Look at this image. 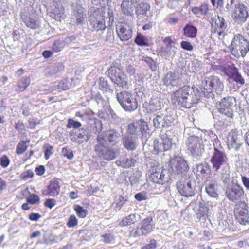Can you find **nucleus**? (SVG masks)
<instances>
[{
  "mask_svg": "<svg viewBox=\"0 0 249 249\" xmlns=\"http://www.w3.org/2000/svg\"><path fill=\"white\" fill-rule=\"evenodd\" d=\"M172 99L178 105L186 108H191L196 106L200 101L199 91L193 87L185 86L175 91L172 95Z\"/></svg>",
  "mask_w": 249,
  "mask_h": 249,
  "instance_id": "nucleus-1",
  "label": "nucleus"
},
{
  "mask_svg": "<svg viewBox=\"0 0 249 249\" xmlns=\"http://www.w3.org/2000/svg\"><path fill=\"white\" fill-rule=\"evenodd\" d=\"M102 129L103 126L100 120L98 119H91L90 125L86 129L82 128L79 129L71 139L76 142L81 144L94 138L100 133Z\"/></svg>",
  "mask_w": 249,
  "mask_h": 249,
  "instance_id": "nucleus-2",
  "label": "nucleus"
},
{
  "mask_svg": "<svg viewBox=\"0 0 249 249\" xmlns=\"http://www.w3.org/2000/svg\"><path fill=\"white\" fill-rule=\"evenodd\" d=\"M224 88L223 84L215 76L205 78L201 82V89L204 96L207 98L214 99V92L220 95Z\"/></svg>",
  "mask_w": 249,
  "mask_h": 249,
  "instance_id": "nucleus-3",
  "label": "nucleus"
},
{
  "mask_svg": "<svg viewBox=\"0 0 249 249\" xmlns=\"http://www.w3.org/2000/svg\"><path fill=\"white\" fill-rule=\"evenodd\" d=\"M97 143L94 150L96 154L103 160H111L116 158L120 153V149L108 147L103 138H96Z\"/></svg>",
  "mask_w": 249,
  "mask_h": 249,
  "instance_id": "nucleus-4",
  "label": "nucleus"
},
{
  "mask_svg": "<svg viewBox=\"0 0 249 249\" xmlns=\"http://www.w3.org/2000/svg\"><path fill=\"white\" fill-rule=\"evenodd\" d=\"M229 48L235 57H244L249 51V42L241 34H237L234 36Z\"/></svg>",
  "mask_w": 249,
  "mask_h": 249,
  "instance_id": "nucleus-5",
  "label": "nucleus"
},
{
  "mask_svg": "<svg viewBox=\"0 0 249 249\" xmlns=\"http://www.w3.org/2000/svg\"><path fill=\"white\" fill-rule=\"evenodd\" d=\"M210 161L213 169L218 171L221 168L220 173L223 175H228L229 165L228 158L223 151L214 148Z\"/></svg>",
  "mask_w": 249,
  "mask_h": 249,
  "instance_id": "nucleus-6",
  "label": "nucleus"
},
{
  "mask_svg": "<svg viewBox=\"0 0 249 249\" xmlns=\"http://www.w3.org/2000/svg\"><path fill=\"white\" fill-rule=\"evenodd\" d=\"M148 130L149 127L147 122L142 119H140L128 124L127 132L128 134L134 135L137 138L138 136H141L142 139H146L150 136Z\"/></svg>",
  "mask_w": 249,
  "mask_h": 249,
  "instance_id": "nucleus-7",
  "label": "nucleus"
},
{
  "mask_svg": "<svg viewBox=\"0 0 249 249\" xmlns=\"http://www.w3.org/2000/svg\"><path fill=\"white\" fill-rule=\"evenodd\" d=\"M117 101L122 107L127 111H132L138 107V102L132 93L122 91L116 94Z\"/></svg>",
  "mask_w": 249,
  "mask_h": 249,
  "instance_id": "nucleus-8",
  "label": "nucleus"
},
{
  "mask_svg": "<svg viewBox=\"0 0 249 249\" xmlns=\"http://www.w3.org/2000/svg\"><path fill=\"white\" fill-rule=\"evenodd\" d=\"M186 144L188 150L193 157L197 158L202 156L204 150L202 138L192 135L188 137Z\"/></svg>",
  "mask_w": 249,
  "mask_h": 249,
  "instance_id": "nucleus-9",
  "label": "nucleus"
},
{
  "mask_svg": "<svg viewBox=\"0 0 249 249\" xmlns=\"http://www.w3.org/2000/svg\"><path fill=\"white\" fill-rule=\"evenodd\" d=\"M108 74L111 81L122 88H126L128 85L127 76L121 70L115 66L111 67L108 70Z\"/></svg>",
  "mask_w": 249,
  "mask_h": 249,
  "instance_id": "nucleus-10",
  "label": "nucleus"
},
{
  "mask_svg": "<svg viewBox=\"0 0 249 249\" xmlns=\"http://www.w3.org/2000/svg\"><path fill=\"white\" fill-rule=\"evenodd\" d=\"M236 105V99L233 97L224 98L217 106L219 113L229 117L232 118L233 114V107Z\"/></svg>",
  "mask_w": 249,
  "mask_h": 249,
  "instance_id": "nucleus-11",
  "label": "nucleus"
},
{
  "mask_svg": "<svg viewBox=\"0 0 249 249\" xmlns=\"http://www.w3.org/2000/svg\"><path fill=\"white\" fill-rule=\"evenodd\" d=\"M248 206L245 201H239L235 204L234 210V215L238 222L242 225L249 222Z\"/></svg>",
  "mask_w": 249,
  "mask_h": 249,
  "instance_id": "nucleus-12",
  "label": "nucleus"
},
{
  "mask_svg": "<svg viewBox=\"0 0 249 249\" xmlns=\"http://www.w3.org/2000/svg\"><path fill=\"white\" fill-rule=\"evenodd\" d=\"M243 189L236 183L228 184L225 190V194L228 199L231 202L239 200L244 196Z\"/></svg>",
  "mask_w": 249,
  "mask_h": 249,
  "instance_id": "nucleus-13",
  "label": "nucleus"
},
{
  "mask_svg": "<svg viewBox=\"0 0 249 249\" xmlns=\"http://www.w3.org/2000/svg\"><path fill=\"white\" fill-rule=\"evenodd\" d=\"M105 18L103 11L98 9L91 16L89 19L90 24L93 31H105L106 26L105 24Z\"/></svg>",
  "mask_w": 249,
  "mask_h": 249,
  "instance_id": "nucleus-14",
  "label": "nucleus"
},
{
  "mask_svg": "<svg viewBox=\"0 0 249 249\" xmlns=\"http://www.w3.org/2000/svg\"><path fill=\"white\" fill-rule=\"evenodd\" d=\"M169 165L172 170L178 174L186 172L189 169L186 161L179 156H176L171 159Z\"/></svg>",
  "mask_w": 249,
  "mask_h": 249,
  "instance_id": "nucleus-15",
  "label": "nucleus"
},
{
  "mask_svg": "<svg viewBox=\"0 0 249 249\" xmlns=\"http://www.w3.org/2000/svg\"><path fill=\"white\" fill-rule=\"evenodd\" d=\"M227 139V146L229 150L237 151L242 145L241 133L236 129L232 130L229 133Z\"/></svg>",
  "mask_w": 249,
  "mask_h": 249,
  "instance_id": "nucleus-16",
  "label": "nucleus"
},
{
  "mask_svg": "<svg viewBox=\"0 0 249 249\" xmlns=\"http://www.w3.org/2000/svg\"><path fill=\"white\" fill-rule=\"evenodd\" d=\"M195 183L189 180L179 181L177 184V189L179 193L185 197H190L195 194Z\"/></svg>",
  "mask_w": 249,
  "mask_h": 249,
  "instance_id": "nucleus-17",
  "label": "nucleus"
},
{
  "mask_svg": "<svg viewBox=\"0 0 249 249\" xmlns=\"http://www.w3.org/2000/svg\"><path fill=\"white\" fill-rule=\"evenodd\" d=\"M232 16L238 23L245 22L248 17L247 7L243 4L236 3L234 5Z\"/></svg>",
  "mask_w": 249,
  "mask_h": 249,
  "instance_id": "nucleus-18",
  "label": "nucleus"
},
{
  "mask_svg": "<svg viewBox=\"0 0 249 249\" xmlns=\"http://www.w3.org/2000/svg\"><path fill=\"white\" fill-rule=\"evenodd\" d=\"M118 36L122 41H126L132 36V26L127 23H121L116 26Z\"/></svg>",
  "mask_w": 249,
  "mask_h": 249,
  "instance_id": "nucleus-19",
  "label": "nucleus"
},
{
  "mask_svg": "<svg viewBox=\"0 0 249 249\" xmlns=\"http://www.w3.org/2000/svg\"><path fill=\"white\" fill-rule=\"evenodd\" d=\"M152 218L148 217L144 219L142 222L140 226L137 227L133 232V236H141L146 235L153 230V226L151 224Z\"/></svg>",
  "mask_w": 249,
  "mask_h": 249,
  "instance_id": "nucleus-20",
  "label": "nucleus"
},
{
  "mask_svg": "<svg viewBox=\"0 0 249 249\" xmlns=\"http://www.w3.org/2000/svg\"><path fill=\"white\" fill-rule=\"evenodd\" d=\"M173 118L171 116L163 117L160 115H157L152 120L153 126L157 129L161 128H168L173 123Z\"/></svg>",
  "mask_w": 249,
  "mask_h": 249,
  "instance_id": "nucleus-21",
  "label": "nucleus"
},
{
  "mask_svg": "<svg viewBox=\"0 0 249 249\" xmlns=\"http://www.w3.org/2000/svg\"><path fill=\"white\" fill-rule=\"evenodd\" d=\"M181 76L178 72L170 71L164 76L162 81L168 87H177L180 82Z\"/></svg>",
  "mask_w": 249,
  "mask_h": 249,
  "instance_id": "nucleus-22",
  "label": "nucleus"
},
{
  "mask_svg": "<svg viewBox=\"0 0 249 249\" xmlns=\"http://www.w3.org/2000/svg\"><path fill=\"white\" fill-rule=\"evenodd\" d=\"M120 137V134L116 130L111 129L103 134L98 133L96 138H103L106 142V145H107L108 142L110 144L114 145L118 143Z\"/></svg>",
  "mask_w": 249,
  "mask_h": 249,
  "instance_id": "nucleus-23",
  "label": "nucleus"
},
{
  "mask_svg": "<svg viewBox=\"0 0 249 249\" xmlns=\"http://www.w3.org/2000/svg\"><path fill=\"white\" fill-rule=\"evenodd\" d=\"M226 74L231 79L237 83L243 85L245 81L241 74L238 72L237 69L233 65L228 66L225 70Z\"/></svg>",
  "mask_w": 249,
  "mask_h": 249,
  "instance_id": "nucleus-24",
  "label": "nucleus"
},
{
  "mask_svg": "<svg viewBox=\"0 0 249 249\" xmlns=\"http://www.w3.org/2000/svg\"><path fill=\"white\" fill-rule=\"evenodd\" d=\"M227 28V24L224 18L218 15L217 18H215L214 24L212 25L213 32L217 33L218 36H224Z\"/></svg>",
  "mask_w": 249,
  "mask_h": 249,
  "instance_id": "nucleus-25",
  "label": "nucleus"
},
{
  "mask_svg": "<svg viewBox=\"0 0 249 249\" xmlns=\"http://www.w3.org/2000/svg\"><path fill=\"white\" fill-rule=\"evenodd\" d=\"M60 192V186L57 181H51L46 189L42 191V193L45 196H57Z\"/></svg>",
  "mask_w": 249,
  "mask_h": 249,
  "instance_id": "nucleus-26",
  "label": "nucleus"
},
{
  "mask_svg": "<svg viewBox=\"0 0 249 249\" xmlns=\"http://www.w3.org/2000/svg\"><path fill=\"white\" fill-rule=\"evenodd\" d=\"M209 209L204 204L200 203L198 208L196 211V219L198 222H204L208 218Z\"/></svg>",
  "mask_w": 249,
  "mask_h": 249,
  "instance_id": "nucleus-27",
  "label": "nucleus"
},
{
  "mask_svg": "<svg viewBox=\"0 0 249 249\" xmlns=\"http://www.w3.org/2000/svg\"><path fill=\"white\" fill-rule=\"evenodd\" d=\"M153 169L149 176V179L153 182L163 184L166 181L165 179V174L163 173L162 170H157Z\"/></svg>",
  "mask_w": 249,
  "mask_h": 249,
  "instance_id": "nucleus-28",
  "label": "nucleus"
},
{
  "mask_svg": "<svg viewBox=\"0 0 249 249\" xmlns=\"http://www.w3.org/2000/svg\"><path fill=\"white\" fill-rule=\"evenodd\" d=\"M135 7L134 0H123L121 5L122 12L127 16H131L133 14Z\"/></svg>",
  "mask_w": 249,
  "mask_h": 249,
  "instance_id": "nucleus-29",
  "label": "nucleus"
},
{
  "mask_svg": "<svg viewBox=\"0 0 249 249\" xmlns=\"http://www.w3.org/2000/svg\"><path fill=\"white\" fill-rule=\"evenodd\" d=\"M137 137L125 136L123 141V146L128 150L133 151L137 147Z\"/></svg>",
  "mask_w": 249,
  "mask_h": 249,
  "instance_id": "nucleus-30",
  "label": "nucleus"
},
{
  "mask_svg": "<svg viewBox=\"0 0 249 249\" xmlns=\"http://www.w3.org/2000/svg\"><path fill=\"white\" fill-rule=\"evenodd\" d=\"M73 10L75 12L76 24H82L84 20V8L81 5L75 3V4L73 5Z\"/></svg>",
  "mask_w": 249,
  "mask_h": 249,
  "instance_id": "nucleus-31",
  "label": "nucleus"
},
{
  "mask_svg": "<svg viewBox=\"0 0 249 249\" xmlns=\"http://www.w3.org/2000/svg\"><path fill=\"white\" fill-rule=\"evenodd\" d=\"M136 162V160L131 157H125L121 160H117L116 164L123 168H127L134 166Z\"/></svg>",
  "mask_w": 249,
  "mask_h": 249,
  "instance_id": "nucleus-32",
  "label": "nucleus"
},
{
  "mask_svg": "<svg viewBox=\"0 0 249 249\" xmlns=\"http://www.w3.org/2000/svg\"><path fill=\"white\" fill-rule=\"evenodd\" d=\"M207 193L211 197H217L218 194L217 193V184L215 180L211 181L207 184L205 187Z\"/></svg>",
  "mask_w": 249,
  "mask_h": 249,
  "instance_id": "nucleus-33",
  "label": "nucleus"
},
{
  "mask_svg": "<svg viewBox=\"0 0 249 249\" xmlns=\"http://www.w3.org/2000/svg\"><path fill=\"white\" fill-rule=\"evenodd\" d=\"M197 33V28L192 25L187 24L183 28V35L189 38H194Z\"/></svg>",
  "mask_w": 249,
  "mask_h": 249,
  "instance_id": "nucleus-34",
  "label": "nucleus"
},
{
  "mask_svg": "<svg viewBox=\"0 0 249 249\" xmlns=\"http://www.w3.org/2000/svg\"><path fill=\"white\" fill-rule=\"evenodd\" d=\"M140 215L135 214H130L123 218L119 223V225L123 227L134 224L140 219Z\"/></svg>",
  "mask_w": 249,
  "mask_h": 249,
  "instance_id": "nucleus-35",
  "label": "nucleus"
},
{
  "mask_svg": "<svg viewBox=\"0 0 249 249\" xmlns=\"http://www.w3.org/2000/svg\"><path fill=\"white\" fill-rule=\"evenodd\" d=\"M64 69L63 64L61 62L56 63L54 65L50 67L46 73V76L51 77L54 75L57 72H60Z\"/></svg>",
  "mask_w": 249,
  "mask_h": 249,
  "instance_id": "nucleus-36",
  "label": "nucleus"
},
{
  "mask_svg": "<svg viewBox=\"0 0 249 249\" xmlns=\"http://www.w3.org/2000/svg\"><path fill=\"white\" fill-rule=\"evenodd\" d=\"M161 101L158 98H152L149 102L148 105L149 109L154 112L160 108Z\"/></svg>",
  "mask_w": 249,
  "mask_h": 249,
  "instance_id": "nucleus-37",
  "label": "nucleus"
},
{
  "mask_svg": "<svg viewBox=\"0 0 249 249\" xmlns=\"http://www.w3.org/2000/svg\"><path fill=\"white\" fill-rule=\"evenodd\" d=\"M26 25L31 29H36L39 27V21L35 18L26 17L24 21Z\"/></svg>",
  "mask_w": 249,
  "mask_h": 249,
  "instance_id": "nucleus-38",
  "label": "nucleus"
},
{
  "mask_svg": "<svg viewBox=\"0 0 249 249\" xmlns=\"http://www.w3.org/2000/svg\"><path fill=\"white\" fill-rule=\"evenodd\" d=\"M208 10L207 4L203 3L199 7H194L192 9V12L196 15H206Z\"/></svg>",
  "mask_w": 249,
  "mask_h": 249,
  "instance_id": "nucleus-39",
  "label": "nucleus"
},
{
  "mask_svg": "<svg viewBox=\"0 0 249 249\" xmlns=\"http://www.w3.org/2000/svg\"><path fill=\"white\" fill-rule=\"evenodd\" d=\"M99 87L103 91L106 92L108 90L111 93L113 92V90L109 88L107 82L103 78H100L99 79Z\"/></svg>",
  "mask_w": 249,
  "mask_h": 249,
  "instance_id": "nucleus-40",
  "label": "nucleus"
},
{
  "mask_svg": "<svg viewBox=\"0 0 249 249\" xmlns=\"http://www.w3.org/2000/svg\"><path fill=\"white\" fill-rule=\"evenodd\" d=\"M30 83V79L28 77L21 78L18 83V90L23 91L26 89Z\"/></svg>",
  "mask_w": 249,
  "mask_h": 249,
  "instance_id": "nucleus-41",
  "label": "nucleus"
},
{
  "mask_svg": "<svg viewBox=\"0 0 249 249\" xmlns=\"http://www.w3.org/2000/svg\"><path fill=\"white\" fill-rule=\"evenodd\" d=\"M89 113H92L90 111L89 112L87 111H78L76 112L75 113V116L81 118V120L82 121H87L89 120L90 123L91 119H94V118H91L90 117Z\"/></svg>",
  "mask_w": 249,
  "mask_h": 249,
  "instance_id": "nucleus-42",
  "label": "nucleus"
},
{
  "mask_svg": "<svg viewBox=\"0 0 249 249\" xmlns=\"http://www.w3.org/2000/svg\"><path fill=\"white\" fill-rule=\"evenodd\" d=\"M26 143L27 142L25 141H21L18 142L16 148V153L17 154H22L26 150L27 148Z\"/></svg>",
  "mask_w": 249,
  "mask_h": 249,
  "instance_id": "nucleus-43",
  "label": "nucleus"
},
{
  "mask_svg": "<svg viewBox=\"0 0 249 249\" xmlns=\"http://www.w3.org/2000/svg\"><path fill=\"white\" fill-rule=\"evenodd\" d=\"M65 47V43L62 40L55 41L52 45V49L55 52L61 51Z\"/></svg>",
  "mask_w": 249,
  "mask_h": 249,
  "instance_id": "nucleus-44",
  "label": "nucleus"
},
{
  "mask_svg": "<svg viewBox=\"0 0 249 249\" xmlns=\"http://www.w3.org/2000/svg\"><path fill=\"white\" fill-rule=\"evenodd\" d=\"M142 60L145 61L148 65L150 69L154 71L157 70V65L156 62L150 57H143Z\"/></svg>",
  "mask_w": 249,
  "mask_h": 249,
  "instance_id": "nucleus-45",
  "label": "nucleus"
},
{
  "mask_svg": "<svg viewBox=\"0 0 249 249\" xmlns=\"http://www.w3.org/2000/svg\"><path fill=\"white\" fill-rule=\"evenodd\" d=\"M81 125L80 122L75 121L72 119H69L66 126L68 128H78L80 127Z\"/></svg>",
  "mask_w": 249,
  "mask_h": 249,
  "instance_id": "nucleus-46",
  "label": "nucleus"
},
{
  "mask_svg": "<svg viewBox=\"0 0 249 249\" xmlns=\"http://www.w3.org/2000/svg\"><path fill=\"white\" fill-rule=\"evenodd\" d=\"M74 210L76 211L79 217L84 218L87 215V210L86 209H84L82 207L80 206H75Z\"/></svg>",
  "mask_w": 249,
  "mask_h": 249,
  "instance_id": "nucleus-47",
  "label": "nucleus"
},
{
  "mask_svg": "<svg viewBox=\"0 0 249 249\" xmlns=\"http://www.w3.org/2000/svg\"><path fill=\"white\" fill-rule=\"evenodd\" d=\"M166 136L165 138H163L162 142L164 148L166 151L170 149L172 146V143L171 139L169 137V135L165 133Z\"/></svg>",
  "mask_w": 249,
  "mask_h": 249,
  "instance_id": "nucleus-48",
  "label": "nucleus"
},
{
  "mask_svg": "<svg viewBox=\"0 0 249 249\" xmlns=\"http://www.w3.org/2000/svg\"><path fill=\"white\" fill-rule=\"evenodd\" d=\"M125 71L130 77L135 78L136 69L134 66L131 64H127L125 66Z\"/></svg>",
  "mask_w": 249,
  "mask_h": 249,
  "instance_id": "nucleus-49",
  "label": "nucleus"
},
{
  "mask_svg": "<svg viewBox=\"0 0 249 249\" xmlns=\"http://www.w3.org/2000/svg\"><path fill=\"white\" fill-rule=\"evenodd\" d=\"M154 150L157 152V153L166 151L164 147L163 143L162 142L160 143L158 140H155L154 141Z\"/></svg>",
  "mask_w": 249,
  "mask_h": 249,
  "instance_id": "nucleus-50",
  "label": "nucleus"
},
{
  "mask_svg": "<svg viewBox=\"0 0 249 249\" xmlns=\"http://www.w3.org/2000/svg\"><path fill=\"white\" fill-rule=\"evenodd\" d=\"M34 175L33 172L32 170H29L23 172L20 175V178L22 179L26 180L32 178Z\"/></svg>",
  "mask_w": 249,
  "mask_h": 249,
  "instance_id": "nucleus-51",
  "label": "nucleus"
},
{
  "mask_svg": "<svg viewBox=\"0 0 249 249\" xmlns=\"http://www.w3.org/2000/svg\"><path fill=\"white\" fill-rule=\"evenodd\" d=\"M40 198L36 194H32L30 195L27 198V202L31 204H34L39 202Z\"/></svg>",
  "mask_w": 249,
  "mask_h": 249,
  "instance_id": "nucleus-52",
  "label": "nucleus"
},
{
  "mask_svg": "<svg viewBox=\"0 0 249 249\" xmlns=\"http://www.w3.org/2000/svg\"><path fill=\"white\" fill-rule=\"evenodd\" d=\"M135 42L140 46H145L147 44L145 41L144 36L139 34L137 35L135 39Z\"/></svg>",
  "mask_w": 249,
  "mask_h": 249,
  "instance_id": "nucleus-53",
  "label": "nucleus"
},
{
  "mask_svg": "<svg viewBox=\"0 0 249 249\" xmlns=\"http://www.w3.org/2000/svg\"><path fill=\"white\" fill-rule=\"evenodd\" d=\"M62 154L70 160L73 157L72 151L70 148H63L62 151Z\"/></svg>",
  "mask_w": 249,
  "mask_h": 249,
  "instance_id": "nucleus-54",
  "label": "nucleus"
},
{
  "mask_svg": "<svg viewBox=\"0 0 249 249\" xmlns=\"http://www.w3.org/2000/svg\"><path fill=\"white\" fill-rule=\"evenodd\" d=\"M78 220L76 216L74 215H71L69 218L67 225L69 227H73L76 226Z\"/></svg>",
  "mask_w": 249,
  "mask_h": 249,
  "instance_id": "nucleus-55",
  "label": "nucleus"
},
{
  "mask_svg": "<svg viewBox=\"0 0 249 249\" xmlns=\"http://www.w3.org/2000/svg\"><path fill=\"white\" fill-rule=\"evenodd\" d=\"M157 247V241L154 239H151L149 243L145 246L142 247L141 249H155Z\"/></svg>",
  "mask_w": 249,
  "mask_h": 249,
  "instance_id": "nucleus-56",
  "label": "nucleus"
},
{
  "mask_svg": "<svg viewBox=\"0 0 249 249\" xmlns=\"http://www.w3.org/2000/svg\"><path fill=\"white\" fill-rule=\"evenodd\" d=\"M180 46L182 48L187 51H192L193 50V46L188 41H182L180 43Z\"/></svg>",
  "mask_w": 249,
  "mask_h": 249,
  "instance_id": "nucleus-57",
  "label": "nucleus"
},
{
  "mask_svg": "<svg viewBox=\"0 0 249 249\" xmlns=\"http://www.w3.org/2000/svg\"><path fill=\"white\" fill-rule=\"evenodd\" d=\"M125 201L126 200H124V198L122 196H119L117 200V202L116 203V208L120 210L125 203Z\"/></svg>",
  "mask_w": 249,
  "mask_h": 249,
  "instance_id": "nucleus-58",
  "label": "nucleus"
},
{
  "mask_svg": "<svg viewBox=\"0 0 249 249\" xmlns=\"http://www.w3.org/2000/svg\"><path fill=\"white\" fill-rule=\"evenodd\" d=\"M9 162L10 160L6 156L4 155L0 158V164L3 167H7Z\"/></svg>",
  "mask_w": 249,
  "mask_h": 249,
  "instance_id": "nucleus-59",
  "label": "nucleus"
},
{
  "mask_svg": "<svg viewBox=\"0 0 249 249\" xmlns=\"http://www.w3.org/2000/svg\"><path fill=\"white\" fill-rule=\"evenodd\" d=\"M58 89L61 90H66L69 89V84L66 80L61 81L58 84Z\"/></svg>",
  "mask_w": 249,
  "mask_h": 249,
  "instance_id": "nucleus-60",
  "label": "nucleus"
},
{
  "mask_svg": "<svg viewBox=\"0 0 249 249\" xmlns=\"http://www.w3.org/2000/svg\"><path fill=\"white\" fill-rule=\"evenodd\" d=\"M102 237L104 239V241L106 243H109L114 240V237L111 234H105L102 235Z\"/></svg>",
  "mask_w": 249,
  "mask_h": 249,
  "instance_id": "nucleus-61",
  "label": "nucleus"
},
{
  "mask_svg": "<svg viewBox=\"0 0 249 249\" xmlns=\"http://www.w3.org/2000/svg\"><path fill=\"white\" fill-rule=\"evenodd\" d=\"M196 169L197 172H199L202 175L208 174L205 169H204V166H203V164H198L196 165Z\"/></svg>",
  "mask_w": 249,
  "mask_h": 249,
  "instance_id": "nucleus-62",
  "label": "nucleus"
},
{
  "mask_svg": "<svg viewBox=\"0 0 249 249\" xmlns=\"http://www.w3.org/2000/svg\"><path fill=\"white\" fill-rule=\"evenodd\" d=\"M45 206L51 209L55 205V201L53 199H48L44 203Z\"/></svg>",
  "mask_w": 249,
  "mask_h": 249,
  "instance_id": "nucleus-63",
  "label": "nucleus"
},
{
  "mask_svg": "<svg viewBox=\"0 0 249 249\" xmlns=\"http://www.w3.org/2000/svg\"><path fill=\"white\" fill-rule=\"evenodd\" d=\"M54 18L56 21H61L62 19H64V14L63 12L56 13L54 12Z\"/></svg>",
  "mask_w": 249,
  "mask_h": 249,
  "instance_id": "nucleus-64",
  "label": "nucleus"
}]
</instances>
